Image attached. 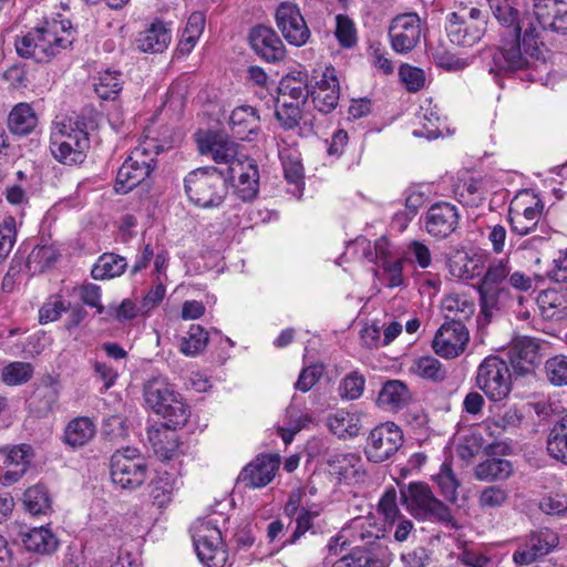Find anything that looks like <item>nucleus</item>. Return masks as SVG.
<instances>
[{
  "instance_id": "obj_20",
  "label": "nucleus",
  "mask_w": 567,
  "mask_h": 567,
  "mask_svg": "<svg viewBox=\"0 0 567 567\" xmlns=\"http://www.w3.org/2000/svg\"><path fill=\"white\" fill-rule=\"evenodd\" d=\"M511 210V225L514 233L527 235L537 228L544 205L540 199L532 197L528 193L522 194Z\"/></svg>"
},
{
  "instance_id": "obj_33",
  "label": "nucleus",
  "mask_w": 567,
  "mask_h": 567,
  "mask_svg": "<svg viewBox=\"0 0 567 567\" xmlns=\"http://www.w3.org/2000/svg\"><path fill=\"white\" fill-rule=\"evenodd\" d=\"M171 429L174 427L161 424L147 430V439L155 455L163 460H172L178 451L176 434Z\"/></svg>"
},
{
  "instance_id": "obj_31",
  "label": "nucleus",
  "mask_w": 567,
  "mask_h": 567,
  "mask_svg": "<svg viewBox=\"0 0 567 567\" xmlns=\"http://www.w3.org/2000/svg\"><path fill=\"white\" fill-rule=\"evenodd\" d=\"M441 310L446 322L464 323L475 312V303L464 293H450L441 301Z\"/></svg>"
},
{
  "instance_id": "obj_62",
  "label": "nucleus",
  "mask_w": 567,
  "mask_h": 567,
  "mask_svg": "<svg viewBox=\"0 0 567 567\" xmlns=\"http://www.w3.org/2000/svg\"><path fill=\"white\" fill-rule=\"evenodd\" d=\"M399 75L410 92H417L425 85V74L419 68L403 64L399 70Z\"/></svg>"
},
{
  "instance_id": "obj_49",
  "label": "nucleus",
  "mask_w": 567,
  "mask_h": 567,
  "mask_svg": "<svg viewBox=\"0 0 567 567\" xmlns=\"http://www.w3.org/2000/svg\"><path fill=\"white\" fill-rule=\"evenodd\" d=\"M122 74L118 71L104 70L94 81V90L103 100L114 99L122 90Z\"/></svg>"
},
{
  "instance_id": "obj_60",
  "label": "nucleus",
  "mask_w": 567,
  "mask_h": 567,
  "mask_svg": "<svg viewBox=\"0 0 567 567\" xmlns=\"http://www.w3.org/2000/svg\"><path fill=\"white\" fill-rule=\"evenodd\" d=\"M17 239V223L13 217H7L0 225V262L11 252Z\"/></svg>"
},
{
  "instance_id": "obj_18",
  "label": "nucleus",
  "mask_w": 567,
  "mask_h": 567,
  "mask_svg": "<svg viewBox=\"0 0 567 567\" xmlns=\"http://www.w3.org/2000/svg\"><path fill=\"white\" fill-rule=\"evenodd\" d=\"M421 34V20L416 13L396 16L389 29L392 49L401 54L413 50L420 42Z\"/></svg>"
},
{
  "instance_id": "obj_61",
  "label": "nucleus",
  "mask_w": 567,
  "mask_h": 567,
  "mask_svg": "<svg viewBox=\"0 0 567 567\" xmlns=\"http://www.w3.org/2000/svg\"><path fill=\"white\" fill-rule=\"evenodd\" d=\"M545 370L553 385H567V357L557 355L547 360Z\"/></svg>"
},
{
  "instance_id": "obj_19",
  "label": "nucleus",
  "mask_w": 567,
  "mask_h": 567,
  "mask_svg": "<svg viewBox=\"0 0 567 567\" xmlns=\"http://www.w3.org/2000/svg\"><path fill=\"white\" fill-rule=\"evenodd\" d=\"M460 221L457 208L446 202L433 204L424 215L426 233L437 239L447 238L453 234Z\"/></svg>"
},
{
  "instance_id": "obj_55",
  "label": "nucleus",
  "mask_w": 567,
  "mask_h": 567,
  "mask_svg": "<svg viewBox=\"0 0 567 567\" xmlns=\"http://www.w3.org/2000/svg\"><path fill=\"white\" fill-rule=\"evenodd\" d=\"M334 35L342 48H353L358 42L357 28L353 20L346 14H337Z\"/></svg>"
},
{
  "instance_id": "obj_35",
  "label": "nucleus",
  "mask_w": 567,
  "mask_h": 567,
  "mask_svg": "<svg viewBox=\"0 0 567 567\" xmlns=\"http://www.w3.org/2000/svg\"><path fill=\"white\" fill-rule=\"evenodd\" d=\"M327 426L339 439L348 440L358 436L362 424L358 413L338 410L333 414L328 415Z\"/></svg>"
},
{
  "instance_id": "obj_63",
  "label": "nucleus",
  "mask_w": 567,
  "mask_h": 567,
  "mask_svg": "<svg viewBox=\"0 0 567 567\" xmlns=\"http://www.w3.org/2000/svg\"><path fill=\"white\" fill-rule=\"evenodd\" d=\"M375 563L371 554L360 549H351L348 555L337 559L331 567H372Z\"/></svg>"
},
{
  "instance_id": "obj_5",
  "label": "nucleus",
  "mask_w": 567,
  "mask_h": 567,
  "mask_svg": "<svg viewBox=\"0 0 567 567\" xmlns=\"http://www.w3.org/2000/svg\"><path fill=\"white\" fill-rule=\"evenodd\" d=\"M89 148V135L83 124L71 118L53 123L50 136V150L53 157L62 164H80Z\"/></svg>"
},
{
  "instance_id": "obj_3",
  "label": "nucleus",
  "mask_w": 567,
  "mask_h": 567,
  "mask_svg": "<svg viewBox=\"0 0 567 567\" xmlns=\"http://www.w3.org/2000/svg\"><path fill=\"white\" fill-rule=\"evenodd\" d=\"M143 398L146 406L162 416L166 426L176 429L186 424L189 409L166 377L148 379L143 385Z\"/></svg>"
},
{
  "instance_id": "obj_64",
  "label": "nucleus",
  "mask_w": 567,
  "mask_h": 567,
  "mask_svg": "<svg viewBox=\"0 0 567 567\" xmlns=\"http://www.w3.org/2000/svg\"><path fill=\"white\" fill-rule=\"evenodd\" d=\"M538 507L546 515L567 517V497L564 495L544 496L539 501Z\"/></svg>"
},
{
  "instance_id": "obj_14",
  "label": "nucleus",
  "mask_w": 567,
  "mask_h": 567,
  "mask_svg": "<svg viewBox=\"0 0 567 567\" xmlns=\"http://www.w3.org/2000/svg\"><path fill=\"white\" fill-rule=\"evenodd\" d=\"M511 271L512 267L506 258L494 260L488 265L478 288L482 310L485 313L496 308L501 299L506 297L505 285Z\"/></svg>"
},
{
  "instance_id": "obj_45",
  "label": "nucleus",
  "mask_w": 567,
  "mask_h": 567,
  "mask_svg": "<svg viewBox=\"0 0 567 567\" xmlns=\"http://www.w3.org/2000/svg\"><path fill=\"white\" fill-rule=\"evenodd\" d=\"M548 454L564 464H567V415L557 421L547 439Z\"/></svg>"
},
{
  "instance_id": "obj_37",
  "label": "nucleus",
  "mask_w": 567,
  "mask_h": 567,
  "mask_svg": "<svg viewBox=\"0 0 567 567\" xmlns=\"http://www.w3.org/2000/svg\"><path fill=\"white\" fill-rule=\"evenodd\" d=\"M538 305L545 319L559 321L567 317V292L548 289L538 297Z\"/></svg>"
},
{
  "instance_id": "obj_54",
  "label": "nucleus",
  "mask_w": 567,
  "mask_h": 567,
  "mask_svg": "<svg viewBox=\"0 0 567 567\" xmlns=\"http://www.w3.org/2000/svg\"><path fill=\"white\" fill-rule=\"evenodd\" d=\"M411 370L423 379L442 381L446 377V371L442 363L434 357H421L416 359Z\"/></svg>"
},
{
  "instance_id": "obj_26",
  "label": "nucleus",
  "mask_w": 567,
  "mask_h": 567,
  "mask_svg": "<svg viewBox=\"0 0 567 567\" xmlns=\"http://www.w3.org/2000/svg\"><path fill=\"white\" fill-rule=\"evenodd\" d=\"M315 107L324 114L331 113L339 103L340 85L333 68H327L311 91Z\"/></svg>"
},
{
  "instance_id": "obj_29",
  "label": "nucleus",
  "mask_w": 567,
  "mask_h": 567,
  "mask_svg": "<svg viewBox=\"0 0 567 567\" xmlns=\"http://www.w3.org/2000/svg\"><path fill=\"white\" fill-rule=\"evenodd\" d=\"M229 126L237 138L254 141L259 130V116L254 107L240 106L231 112Z\"/></svg>"
},
{
  "instance_id": "obj_50",
  "label": "nucleus",
  "mask_w": 567,
  "mask_h": 567,
  "mask_svg": "<svg viewBox=\"0 0 567 567\" xmlns=\"http://www.w3.org/2000/svg\"><path fill=\"white\" fill-rule=\"evenodd\" d=\"M25 509L32 515H44L51 509V498L47 488L34 485L28 488L23 495Z\"/></svg>"
},
{
  "instance_id": "obj_27",
  "label": "nucleus",
  "mask_w": 567,
  "mask_h": 567,
  "mask_svg": "<svg viewBox=\"0 0 567 567\" xmlns=\"http://www.w3.org/2000/svg\"><path fill=\"white\" fill-rule=\"evenodd\" d=\"M202 154H208L217 164H226L227 172L230 171L234 162H240L243 156L238 155V146L227 136L221 134H210L199 142Z\"/></svg>"
},
{
  "instance_id": "obj_56",
  "label": "nucleus",
  "mask_w": 567,
  "mask_h": 567,
  "mask_svg": "<svg viewBox=\"0 0 567 567\" xmlns=\"http://www.w3.org/2000/svg\"><path fill=\"white\" fill-rule=\"evenodd\" d=\"M508 501V491L498 485L484 487L477 498V504L483 511L497 509Z\"/></svg>"
},
{
  "instance_id": "obj_2",
  "label": "nucleus",
  "mask_w": 567,
  "mask_h": 567,
  "mask_svg": "<svg viewBox=\"0 0 567 567\" xmlns=\"http://www.w3.org/2000/svg\"><path fill=\"white\" fill-rule=\"evenodd\" d=\"M71 29L68 21H45L16 40L17 53L37 62H49L72 44L74 38Z\"/></svg>"
},
{
  "instance_id": "obj_53",
  "label": "nucleus",
  "mask_w": 567,
  "mask_h": 567,
  "mask_svg": "<svg viewBox=\"0 0 567 567\" xmlns=\"http://www.w3.org/2000/svg\"><path fill=\"white\" fill-rule=\"evenodd\" d=\"M207 342V331L199 324H192L187 336L183 338L179 349L185 355L194 357L206 348Z\"/></svg>"
},
{
  "instance_id": "obj_41",
  "label": "nucleus",
  "mask_w": 567,
  "mask_h": 567,
  "mask_svg": "<svg viewBox=\"0 0 567 567\" xmlns=\"http://www.w3.org/2000/svg\"><path fill=\"white\" fill-rule=\"evenodd\" d=\"M388 243L381 238L375 241V258L381 261L380 267L386 275L388 287L395 288L403 284V261L401 259H389L386 257Z\"/></svg>"
},
{
  "instance_id": "obj_6",
  "label": "nucleus",
  "mask_w": 567,
  "mask_h": 567,
  "mask_svg": "<svg viewBox=\"0 0 567 567\" xmlns=\"http://www.w3.org/2000/svg\"><path fill=\"white\" fill-rule=\"evenodd\" d=\"M196 555L206 567H224L228 553L217 522L212 518H198L190 528Z\"/></svg>"
},
{
  "instance_id": "obj_40",
  "label": "nucleus",
  "mask_w": 567,
  "mask_h": 567,
  "mask_svg": "<svg viewBox=\"0 0 567 567\" xmlns=\"http://www.w3.org/2000/svg\"><path fill=\"white\" fill-rule=\"evenodd\" d=\"M279 100H286L290 97L295 102H305L309 96L307 75L300 71L287 74L279 82Z\"/></svg>"
},
{
  "instance_id": "obj_57",
  "label": "nucleus",
  "mask_w": 567,
  "mask_h": 567,
  "mask_svg": "<svg viewBox=\"0 0 567 567\" xmlns=\"http://www.w3.org/2000/svg\"><path fill=\"white\" fill-rule=\"evenodd\" d=\"M442 495L450 502L457 498L460 483L447 463L441 465L440 472L434 476Z\"/></svg>"
},
{
  "instance_id": "obj_51",
  "label": "nucleus",
  "mask_w": 567,
  "mask_h": 567,
  "mask_svg": "<svg viewBox=\"0 0 567 567\" xmlns=\"http://www.w3.org/2000/svg\"><path fill=\"white\" fill-rule=\"evenodd\" d=\"M451 275L461 280H472L481 276L483 264L480 257L460 256L450 265Z\"/></svg>"
},
{
  "instance_id": "obj_38",
  "label": "nucleus",
  "mask_w": 567,
  "mask_h": 567,
  "mask_svg": "<svg viewBox=\"0 0 567 567\" xmlns=\"http://www.w3.org/2000/svg\"><path fill=\"white\" fill-rule=\"evenodd\" d=\"M330 466L333 473L347 483L358 482L364 476L362 460L355 453L336 455Z\"/></svg>"
},
{
  "instance_id": "obj_46",
  "label": "nucleus",
  "mask_w": 567,
  "mask_h": 567,
  "mask_svg": "<svg viewBox=\"0 0 567 567\" xmlns=\"http://www.w3.org/2000/svg\"><path fill=\"white\" fill-rule=\"evenodd\" d=\"M513 472L512 463L504 458H487L476 465L474 474L478 481L493 482L506 480Z\"/></svg>"
},
{
  "instance_id": "obj_43",
  "label": "nucleus",
  "mask_w": 567,
  "mask_h": 567,
  "mask_svg": "<svg viewBox=\"0 0 567 567\" xmlns=\"http://www.w3.org/2000/svg\"><path fill=\"white\" fill-rule=\"evenodd\" d=\"M38 124V117L28 103L16 105L9 114L8 125L13 134L27 135L31 133Z\"/></svg>"
},
{
  "instance_id": "obj_15",
  "label": "nucleus",
  "mask_w": 567,
  "mask_h": 567,
  "mask_svg": "<svg viewBox=\"0 0 567 567\" xmlns=\"http://www.w3.org/2000/svg\"><path fill=\"white\" fill-rule=\"evenodd\" d=\"M558 535L549 528L532 532L513 554L517 566H528L551 553L558 545Z\"/></svg>"
},
{
  "instance_id": "obj_36",
  "label": "nucleus",
  "mask_w": 567,
  "mask_h": 567,
  "mask_svg": "<svg viewBox=\"0 0 567 567\" xmlns=\"http://www.w3.org/2000/svg\"><path fill=\"white\" fill-rule=\"evenodd\" d=\"M96 425L87 416L71 420L64 430V442L73 449L86 445L95 435Z\"/></svg>"
},
{
  "instance_id": "obj_12",
  "label": "nucleus",
  "mask_w": 567,
  "mask_h": 567,
  "mask_svg": "<svg viewBox=\"0 0 567 567\" xmlns=\"http://www.w3.org/2000/svg\"><path fill=\"white\" fill-rule=\"evenodd\" d=\"M476 385L492 401L505 399L512 389L508 363L496 355H489L478 365Z\"/></svg>"
},
{
  "instance_id": "obj_23",
  "label": "nucleus",
  "mask_w": 567,
  "mask_h": 567,
  "mask_svg": "<svg viewBox=\"0 0 567 567\" xmlns=\"http://www.w3.org/2000/svg\"><path fill=\"white\" fill-rule=\"evenodd\" d=\"M225 175L227 179L238 181L236 195L243 202H250L257 196L259 173L255 159L243 155V159L234 162L230 171Z\"/></svg>"
},
{
  "instance_id": "obj_8",
  "label": "nucleus",
  "mask_w": 567,
  "mask_h": 567,
  "mask_svg": "<svg viewBox=\"0 0 567 567\" xmlns=\"http://www.w3.org/2000/svg\"><path fill=\"white\" fill-rule=\"evenodd\" d=\"M403 505L412 515L422 519H437L447 523L452 514L447 506L439 501L430 486L422 482H412L400 486Z\"/></svg>"
},
{
  "instance_id": "obj_4",
  "label": "nucleus",
  "mask_w": 567,
  "mask_h": 567,
  "mask_svg": "<svg viewBox=\"0 0 567 567\" xmlns=\"http://www.w3.org/2000/svg\"><path fill=\"white\" fill-rule=\"evenodd\" d=\"M188 199L202 208L218 207L228 193L227 176L216 167H199L184 178Z\"/></svg>"
},
{
  "instance_id": "obj_13",
  "label": "nucleus",
  "mask_w": 567,
  "mask_h": 567,
  "mask_svg": "<svg viewBox=\"0 0 567 567\" xmlns=\"http://www.w3.org/2000/svg\"><path fill=\"white\" fill-rule=\"evenodd\" d=\"M403 432L393 422H385L371 430L364 453L369 461L373 463L385 462L400 450L403 445Z\"/></svg>"
},
{
  "instance_id": "obj_22",
  "label": "nucleus",
  "mask_w": 567,
  "mask_h": 567,
  "mask_svg": "<svg viewBox=\"0 0 567 567\" xmlns=\"http://www.w3.org/2000/svg\"><path fill=\"white\" fill-rule=\"evenodd\" d=\"M533 17L544 31L567 33V0H534Z\"/></svg>"
},
{
  "instance_id": "obj_59",
  "label": "nucleus",
  "mask_w": 567,
  "mask_h": 567,
  "mask_svg": "<svg viewBox=\"0 0 567 567\" xmlns=\"http://www.w3.org/2000/svg\"><path fill=\"white\" fill-rule=\"evenodd\" d=\"M281 104L277 106L275 115L280 124L287 128H293L299 125L302 120L299 102H288L287 100L280 101Z\"/></svg>"
},
{
  "instance_id": "obj_47",
  "label": "nucleus",
  "mask_w": 567,
  "mask_h": 567,
  "mask_svg": "<svg viewBox=\"0 0 567 567\" xmlns=\"http://www.w3.org/2000/svg\"><path fill=\"white\" fill-rule=\"evenodd\" d=\"M205 23L206 19L203 12L196 11L188 17L186 27L183 31L182 39L178 44V50L182 53L187 54L195 48L205 29Z\"/></svg>"
},
{
  "instance_id": "obj_28",
  "label": "nucleus",
  "mask_w": 567,
  "mask_h": 567,
  "mask_svg": "<svg viewBox=\"0 0 567 567\" xmlns=\"http://www.w3.org/2000/svg\"><path fill=\"white\" fill-rule=\"evenodd\" d=\"M172 41V31L162 21L151 23L145 30L136 37V45L140 51L145 53H162Z\"/></svg>"
},
{
  "instance_id": "obj_25",
  "label": "nucleus",
  "mask_w": 567,
  "mask_h": 567,
  "mask_svg": "<svg viewBox=\"0 0 567 567\" xmlns=\"http://www.w3.org/2000/svg\"><path fill=\"white\" fill-rule=\"evenodd\" d=\"M280 460L277 455H260L250 462L238 476V481L250 488H260L275 477Z\"/></svg>"
},
{
  "instance_id": "obj_32",
  "label": "nucleus",
  "mask_w": 567,
  "mask_h": 567,
  "mask_svg": "<svg viewBox=\"0 0 567 567\" xmlns=\"http://www.w3.org/2000/svg\"><path fill=\"white\" fill-rule=\"evenodd\" d=\"M417 117L422 128L414 130V136L432 140L443 135L445 128L444 118H442L437 105H433L431 100L423 102L420 106Z\"/></svg>"
},
{
  "instance_id": "obj_58",
  "label": "nucleus",
  "mask_w": 567,
  "mask_h": 567,
  "mask_svg": "<svg viewBox=\"0 0 567 567\" xmlns=\"http://www.w3.org/2000/svg\"><path fill=\"white\" fill-rule=\"evenodd\" d=\"M364 385V377L358 371H353L342 379L339 385V394L343 400H357L362 395Z\"/></svg>"
},
{
  "instance_id": "obj_7",
  "label": "nucleus",
  "mask_w": 567,
  "mask_h": 567,
  "mask_svg": "<svg viewBox=\"0 0 567 567\" xmlns=\"http://www.w3.org/2000/svg\"><path fill=\"white\" fill-rule=\"evenodd\" d=\"M158 146L153 140L137 145L117 171L115 190L128 193L140 185L152 172Z\"/></svg>"
},
{
  "instance_id": "obj_10",
  "label": "nucleus",
  "mask_w": 567,
  "mask_h": 567,
  "mask_svg": "<svg viewBox=\"0 0 567 567\" xmlns=\"http://www.w3.org/2000/svg\"><path fill=\"white\" fill-rule=\"evenodd\" d=\"M111 480L121 489L134 491L147 477V465L136 449L116 451L111 458Z\"/></svg>"
},
{
  "instance_id": "obj_1",
  "label": "nucleus",
  "mask_w": 567,
  "mask_h": 567,
  "mask_svg": "<svg viewBox=\"0 0 567 567\" xmlns=\"http://www.w3.org/2000/svg\"><path fill=\"white\" fill-rule=\"evenodd\" d=\"M517 4V0H513L501 4L499 12L492 10L505 29L502 45L482 51L483 66L495 81L519 70L547 71L539 33L542 28L529 14L520 17Z\"/></svg>"
},
{
  "instance_id": "obj_48",
  "label": "nucleus",
  "mask_w": 567,
  "mask_h": 567,
  "mask_svg": "<svg viewBox=\"0 0 567 567\" xmlns=\"http://www.w3.org/2000/svg\"><path fill=\"white\" fill-rule=\"evenodd\" d=\"M34 374V367L29 362L13 361L1 369V381L9 386L28 383Z\"/></svg>"
},
{
  "instance_id": "obj_9",
  "label": "nucleus",
  "mask_w": 567,
  "mask_h": 567,
  "mask_svg": "<svg viewBox=\"0 0 567 567\" xmlns=\"http://www.w3.org/2000/svg\"><path fill=\"white\" fill-rule=\"evenodd\" d=\"M446 32L452 43L471 48L487 30V14L477 8H464L447 16Z\"/></svg>"
},
{
  "instance_id": "obj_30",
  "label": "nucleus",
  "mask_w": 567,
  "mask_h": 567,
  "mask_svg": "<svg viewBox=\"0 0 567 567\" xmlns=\"http://www.w3.org/2000/svg\"><path fill=\"white\" fill-rule=\"evenodd\" d=\"M411 400V392L406 384L400 380H389L383 383L377 398L379 408L396 412L403 409Z\"/></svg>"
},
{
  "instance_id": "obj_39",
  "label": "nucleus",
  "mask_w": 567,
  "mask_h": 567,
  "mask_svg": "<svg viewBox=\"0 0 567 567\" xmlns=\"http://www.w3.org/2000/svg\"><path fill=\"white\" fill-rule=\"evenodd\" d=\"M58 400L59 386L51 378H49L42 381L33 391L30 398V406L40 415H45L54 409Z\"/></svg>"
},
{
  "instance_id": "obj_11",
  "label": "nucleus",
  "mask_w": 567,
  "mask_h": 567,
  "mask_svg": "<svg viewBox=\"0 0 567 567\" xmlns=\"http://www.w3.org/2000/svg\"><path fill=\"white\" fill-rule=\"evenodd\" d=\"M336 540L341 542L342 547L349 546L371 554L382 547L384 533L372 517L358 516L340 530Z\"/></svg>"
},
{
  "instance_id": "obj_21",
  "label": "nucleus",
  "mask_w": 567,
  "mask_h": 567,
  "mask_svg": "<svg viewBox=\"0 0 567 567\" xmlns=\"http://www.w3.org/2000/svg\"><path fill=\"white\" fill-rule=\"evenodd\" d=\"M507 357L514 373L529 374L540 363L539 344L533 338L518 337L513 340Z\"/></svg>"
},
{
  "instance_id": "obj_44",
  "label": "nucleus",
  "mask_w": 567,
  "mask_h": 567,
  "mask_svg": "<svg viewBox=\"0 0 567 567\" xmlns=\"http://www.w3.org/2000/svg\"><path fill=\"white\" fill-rule=\"evenodd\" d=\"M58 539L45 527L33 528L23 537V545L28 551L51 554L58 548Z\"/></svg>"
},
{
  "instance_id": "obj_17",
  "label": "nucleus",
  "mask_w": 567,
  "mask_h": 567,
  "mask_svg": "<svg viewBox=\"0 0 567 567\" xmlns=\"http://www.w3.org/2000/svg\"><path fill=\"white\" fill-rule=\"evenodd\" d=\"M470 340V332L464 323L444 322L432 341L434 352L444 359L460 357Z\"/></svg>"
},
{
  "instance_id": "obj_42",
  "label": "nucleus",
  "mask_w": 567,
  "mask_h": 567,
  "mask_svg": "<svg viewBox=\"0 0 567 567\" xmlns=\"http://www.w3.org/2000/svg\"><path fill=\"white\" fill-rule=\"evenodd\" d=\"M127 268L126 259L113 252H105L94 264L91 275L95 280L113 279Z\"/></svg>"
},
{
  "instance_id": "obj_52",
  "label": "nucleus",
  "mask_w": 567,
  "mask_h": 567,
  "mask_svg": "<svg viewBox=\"0 0 567 567\" xmlns=\"http://www.w3.org/2000/svg\"><path fill=\"white\" fill-rule=\"evenodd\" d=\"M58 259V251L53 246L42 245L32 249L28 256L27 266L32 272H43Z\"/></svg>"
},
{
  "instance_id": "obj_24",
  "label": "nucleus",
  "mask_w": 567,
  "mask_h": 567,
  "mask_svg": "<svg viewBox=\"0 0 567 567\" xmlns=\"http://www.w3.org/2000/svg\"><path fill=\"white\" fill-rule=\"evenodd\" d=\"M252 50L267 62L281 61L286 48L276 31L266 25H257L249 33Z\"/></svg>"
},
{
  "instance_id": "obj_34",
  "label": "nucleus",
  "mask_w": 567,
  "mask_h": 567,
  "mask_svg": "<svg viewBox=\"0 0 567 567\" xmlns=\"http://www.w3.org/2000/svg\"><path fill=\"white\" fill-rule=\"evenodd\" d=\"M179 483L181 480L175 474L158 472L148 485L153 504L158 508L166 507L179 488Z\"/></svg>"
},
{
  "instance_id": "obj_16",
  "label": "nucleus",
  "mask_w": 567,
  "mask_h": 567,
  "mask_svg": "<svg viewBox=\"0 0 567 567\" xmlns=\"http://www.w3.org/2000/svg\"><path fill=\"white\" fill-rule=\"evenodd\" d=\"M275 19L278 29L289 44L302 47L310 39V29L297 4L291 2L280 3L276 10Z\"/></svg>"
}]
</instances>
